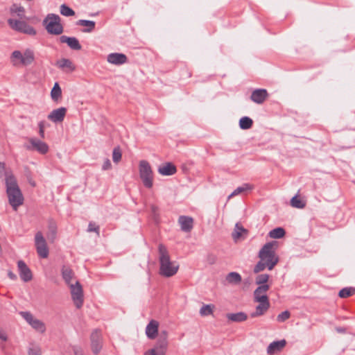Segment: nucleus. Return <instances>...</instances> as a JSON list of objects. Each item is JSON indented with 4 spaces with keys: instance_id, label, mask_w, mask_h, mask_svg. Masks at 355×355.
<instances>
[{
    "instance_id": "2f4dec72",
    "label": "nucleus",
    "mask_w": 355,
    "mask_h": 355,
    "mask_svg": "<svg viewBox=\"0 0 355 355\" xmlns=\"http://www.w3.org/2000/svg\"><path fill=\"white\" fill-rule=\"evenodd\" d=\"M253 188L252 185L245 183L243 184L242 186L237 187L230 195L228 196V199H230L231 198L237 196L239 194H241L245 191L252 190Z\"/></svg>"
},
{
    "instance_id": "7c9ffc66",
    "label": "nucleus",
    "mask_w": 355,
    "mask_h": 355,
    "mask_svg": "<svg viewBox=\"0 0 355 355\" xmlns=\"http://www.w3.org/2000/svg\"><path fill=\"white\" fill-rule=\"evenodd\" d=\"M10 12L12 16H17L19 19L25 18V8L21 6L12 4L10 8Z\"/></svg>"
},
{
    "instance_id": "a19ab883",
    "label": "nucleus",
    "mask_w": 355,
    "mask_h": 355,
    "mask_svg": "<svg viewBox=\"0 0 355 355\" xmlns=\"http://www.w3.org/2000/svg\"><path fill=\"white\" fill-rule=\"evenodd\" d=\"M269 275L268 274H261V275H259L257 277H256V279H255V283L257 284V285H267L266 283L268 281L269 279Z\"/></svg>"
},
{
    "instance_id": "4d7b16f0",
    "label": "nucleus",
    "mask_w": 355,
    "mask_h": 355,
    "mask_svg": "<svg viewBox=\"0 0 355 355\" xmlns=\"http://www.w3.org/2000/svg\"><path fill=\"white\" fill-rule=\"evenodd\" d=\"M336 330L338 332H340V333H343L345 331V329H343V328H337Z\"/></svg>"
},
{
    "instance_id": "de8ad7c7",
    "label": "nucleus",
    "mask_w": 355,
    "mask_h": 355,
    "mask_svg": "<svg viewBox=\"0 0 355 355\" xmlns=\"http://www.w3.org/2000/svg\"><path fill=\"white\" fill-rule=\"evenodd\" d=\"M236 229L238 230L239 231H237L236 233L233 234V236L235 239L241 236L242 232L246 231L245 229H244L242 226H239V225L238 223L236 224Z\"/></svg>"
},
{
    "instance_id": "8fccbe9b",
    "label": "nucleus",
    "mask_w": 355,
    "mask_h": 355,
    "mask_svg": "<svg viewBox=\"0 0 355 355\" xmlns=\"http://www.w3.org/2000/svg\"><path fill=\"white\" fill-rule=\"evenodd\" d=\"M112 168V164L109 159H105L102 166V169L103 171L109 170Z\"/></svg>"
},
{
    "instance_id": "e433bc0d",
    "label": "nucleus",
    "mask_w": 355,
    "mask_h": 355,
    "mask_svg": "<svg viewBox=\"0 0 355 355\" xmlns=\"http://www.w3.org/2000/svg\"><path fill=\"white\" fill-rule=\"evenodd\" d=\"M355 293V288L352 287H346L339 291L338 296L341 298H346L352 296Z\"/></svg>"
},
{
    "instance_id": "13d9d810",
    "label": "nucleus",
    "mask_w": 355,
    "mask_h": 355,
    "mask_svg": "<svg viewBox=\"0 0 355 355\" xmlns=\"http://www.w3.org/2000/svg\"><path fill=\"white\" fill-rule=\"evenodd\" d=\"M0 168L2 169H4L5 168V164L3 162H0Z\"/></svg>"
},
{
    "instance_id": "c756f323",
    "label": "nucleus",
    "mask_w": 355,
    "mask_h": 355,
    "mask_svg": "<svg viewBox=\"0 0 355 355\" xmlns=\"http://www.w3.org/2000/svg\"><path fill=\"white\" fill-rule=\"evenodd\" d=\"M168 348V340L158 338L154 347L152 348L159 353V355H165Z\"/></svg>"
},
{
    "instance_id": "7ed1b4c3",
    "label": "nucleus",
    "mask_w": 355,
    "mask_h": 355,
    "mask_svg": "<svg viewBox=\"0 0 355 355\" xmlns=\"http://www.w3.org/2000/svg\"><path fill=\"white\" fill-rule=\"evenodd\" d=\"M277 245V241L268 242L263 245L259 252L260 259L268 263L269 270H272L279 262V257L275 254V247Z\"/></svg>"
},
{
    "instance_id": "393cba45",
    "label": "nucleus",
    "mask_w": 355,
    "mask_h": 355,
    "mask_svg": "<svg viewBox=\"0 0 355 355\" xmlns=\"http://www.w3.org/2000/svg\"><path fill=\"white\" fill-rule=\"evenodd\" d=\"M76 25L85 27L82 31L83 32L92 33L95 29L96 22L91 20L80 19L76 21Z\"/></svg>"
},
{
    "instance_id": "6ab92c4d",
    "label": "nucleus",
    "mask_w": 355,
    "mask_h": 355,
    "mask_svg": "<svg viewBox=\"0 0 355 355\" xmlns=\"http://www.w3.org/2000/svg\"><path fill=\"white\" fill-rule=\"evenodd\" d=\"M107 62L116 64L121 65L125 64L128 61L127 56L123 53H112L107 55Z\"/></svg>"
},
{
    "instance_id": "58836bf2",
    "label": "nucleus",
    "mask_w": 355,
    "mask_h": 355,
    "mask_svg": "<svg viewBox=\"0 0 355 355\" xmlns=\"http://www.w3.org/2000/svg\"><path fill=\"white\" fill-rule=\"evenodd\" d=\"M214 308V306L211 305V304L203 305L200 309V315L207 316V315L212 314Z\"/></svg>"
},
{
    "instance_id": "09e8293b",
    "label": "nucleus",
    "mask_w": 355,
    "mask_h": 355,
    "mask_svg": "<svg viewBox=\"0 0 355 355\" xmlns=\"http://www.w3.org/2000/svg\"><path fill=\"white\" fill-rule=\"evenodd\" d=\"M28 354V355H41L40 349L37 347L29 348Z\"/></svg>"
},
{
    "instance_id": "dca6fc26",
    "label": "nucleus",
    "mask_w": 355,
    "mask_h": 355,
    "mask_svg": "<svg viewBox=\"0 0 355 355\" xmlns=\"http://www.w3.org/2000/svg\"><path fill=\"white\" fill-rule=\"evenodd\" d=\"M269 285L259 286L254 291V302H264L268 300L266 295L267 291L269 290Z\"/></svg>"
},
{
    "instance_id": "ea45409f",
    "label": "nucleus",
    "mask_w": 355,
    "mask_h": 355,
    "mask_svg": "<svg viewBox=\"0 0 355 355\" xmlns=\"http://www.w3.org/2000/svg\"><path fill=\"white\" fill-rule=\"evenodd\" d=\"M60 13L61 15L66 17H71L75 15L73 10L67 6L66 4H62L60 6Z\"/></svg>"
},
{
    "instance_id": "4be33fe9",
    "label": "nucleus",
    "mask_w": 355,
    "mask_h": 355,
    "mask_svg": "<svg viewBox=\"0 0 355 355\" xmlns=\"http://www.w3.org/2000/svg\"><path fill=\"white\" fill-rule=\"evenodd\" d=\"M181 230L185 232H190L193 228V220L191 217L180 216L178 219Z\"/></svg>"
},
{
    "instance_id": "3c124183",
    "label": "nucleus",
    "mask_w": 355,
    "mask_h": 355,
    "mask_svg": "<svg viewBox=\"0 0 355 355\" xmlns=\"http://www.w3.org/2000/svg\"><path fill=\"white\" fill-rule=\"evenodd\" d=\"M163 340H168V331H162L159 334V338Z\"/></svg>"
},
{
    "instance_id": "a878e982",
    "label": "nucleus",
    "mask_w": 355,
    "mask_h": 355,
    "mask_svg": "<svg viewBox=\"0 0 355 355\" xmlns=\"http://www.w3.org/2000/svg\"><path fill=\"white\" fill-rule=\"evenodd\" d=\"M226 318L232 322H241L248 319V315L244 312L230 313L226 315Z\"/></svg>"
},
{
    "instance_id": "39448f33",
    "label": "nucleus",
    "mask_w": 355,
    "mask_h": 355,
    "mask_svg": "<svg viewBox=\"0 0 355 355\" xmlns=\"http://www.w3.org/2000/svg\"><path fill=\"white\" fill-rule=\"evenodd\" d=\"M35 60V55L33 50L27 49L22 53L20 51H14L10 56L11 62L14 66L31 64Z\"/></svg>"
},
{
    "instance_id": "aec40b11",
    "label": "nucleus",
    "mask_w": 355,
    "mask_h": 355,
    "mask_svg": "<svg viewBox=\"0 0 355 355\" xmlns=\"http://www.w3.org/2000/svg\"><path fill=\"white\" fill-rule=\"evenodd\" d=\"M58 234V226L55 220L53 219H49L48 220V232L46 234V236L48 240L51 243H53L56 238Z\"/></svg>"
},
{
    "instance_id": "9b49d317",
    "label": "nucleus",
    "mask_w": 355,
    "mask_h": 355,
    "mask_svg": "<svg viewBox=\"0 0 355 355\" xmlns=\"http://www.w3.org/2000/svg\"><path fill=\"white\" fill-rule=\"evenodd\" d=\"M30 144L26 146V148L28 150H36L42 155H44L49 151V146L44 141L31 137L28 139Z\"/></svg>"
},
{
    "instance_id": "6e6552de",
    "label": "nucleus",
    "mask_w": 355,
    "mask_h": 355,
    "mask_svg": "<svg viewBox=\"0 0 355 355\" xmlns=\"http://www.w3.org/2000/svg\"><path fill=\"white\" fill-rule=\"evenodd\" d=\"M35 245L38 254L41 258L45 259L49 256V248L46 241L41 232H37L35 235Z\"/></svg>"
},
{
    "instance_id": "f8f14e48",
    "label": "nucleus",
    "mask_w": 355,
    "mask_h": 355,
    "mask_svg": "<svg viewBox=\"0 0 355 355\" xmlns=\"http://www.w3.org/2000/svg\"><path fill=\"white\" fill-rule=\"evenodd\" d=\"M91 347L94 354H98L102 349V335L98 329H95L91 334Z\"/></svg>"
},
{
    "instance_id": "5701e85b",
    "label": "nucleus",
    "mask_w": 355,
    "mask_h": 355,
    "mask_svg": "<svg viewBox=\"0 0 355 355\" xmlns=\"http://www.w3.org/2000/svg\"><path fill=\"white\" fill-rule=\"evenodd\" d=\"M177 171L175 166L171 162H167L158 168V172L162 175L169 176L175 174Z\"/></svg>"
},
{
    "instance_id": "1a4fd4ad",
    "label": "nucleus",
    "mask_w": 355,
    "mask_h": 355,
    "mask_svg": "<svg viewBox=\"0 0 355 355\" xmlns=\"http://www.w3.org/2000/svg\"><path fill=\"white\" fill-rule=\"evenodd\" d=\"M19 315L35 330L44 333L46 330L44 323L35 318L29 311H21Z\"/></svg>"
},
{
    "instance_id": "4468645a",
    "label": "nucleus",
    "mask_w": 355,
    "mask_h": 355,
    "mask_svg": "<svg viewBox=\"0 0 355 355\" xmlns=\"http://www.w3.org/2000/svg\"><path fill=\"white\" fill-rule=\"evenodd\" d=\"M67 113L64 107L53 110L47 116L48 119L53 123L62 122Z\"/></svg>"
},
{
    "instance_id": "0eeeda50",
    "label": "nucleus",
    "mask_w": 355,
    "mask_h": 355,
    "mask_svg": "<svg viewBox=\"0 0 355 355\" xmlns=\"http://www.w3.org/2000/svg\"><path fill=\"white\" fill-rule=\"evenodd\" d=\"M7 21L9 26L15 31L31 36L36 35L35 29L25 21L10 18Z\"/></svg>"
},
{
    "instance_id": "f704fd0d",
    "label": "nucleus",
    "mask_w": 355,
    "mask_h": 355,
    "mask_svg": "<svg viewBox=\"0 0 355 355\" xmlns=\"http://www.w3.org/2000/svg\"><path fill=\"white\" fill-rule=\"evenodd\" d=\"M286 232L282 227H276L269 232V236L272 239H281L284 236Z\"/></svg>"
},
{
    "instance_id": "72a5a7b5",
    "label": "nucleus",
    "mask_w": 355,
    "mask_h": 355,
    "mask_svg": "<svg viewBox=\"0 0 355 355\" xmlns=\"http://www.w3.org/2000/svg\"><path fill=\"white\" fill-rule=\"evenodd\" d=\"M253 125V121L248 116H243L239 120V127L242 130L250 129Z\"/></svg>"
},
{
    "instance_id": "37998d69",
    "label": "nucleus",
    "mask_w": 355,
    "mask_h": 355,
    "mask_svg": "<svg viewBox=\"0 0 355 355\" xmlns=\"http://www.w3.org/2000/svg\"><path fill=\"white\" fill-rule=\"evenodd\" d=\"M266 268H268V263L264 261H259L254 268V272L258 273L263 271Z\"/></svg>"
},
{
    "instance_id": "cd10ccee",
    "label": "nucleus",
    "mask_w": 355,
    "mask_h": 355,
    "mask_svg": "<svg viewBox=\"0 0 355 355\" xmlns=\"http://www.w3.org/2000/svg\"><path fill=\"white\" fill-rule=\"evenodd\" d=\"M62 277L64 280L65 283L69 286L71 284V279L74 277V272L71 268L69 266H63L61 270Z\"/></svg>"
},
{
    "instance_id": "473e14b6",
    "label": "nucleus",
    "mask_w": 355,
    "mask_h": 355,
    "mask_svg": "<svg viewBox=\"0 0 355 355\" xmlns=\"http://www.w3.org/2000/svg\"><path fill=\"white\" fill-rule=\"evenodd\" d=\"M226 280L230 284H239L241 283L242 278L238 272H231L227 275Z\"/></svg>"
},
{
    "instance_id": "6e6d98bb",
    "label": "nucleus",
    "mask_w": 355,
    "mask_h": 355,
    "mask_svg": "<svg viewBox=\"0 0 355 355\" xmlns=\"http://www.w3.org/2000/svg\"><path fill=\"white\" fill-rule=\"evenodd\" d=\"M150 209H151L152 212H153L154 214H156V212H157V210H158V208H157L155 205H151V206H150Z\"/></svg>"
},
{
    "instance_id": "49530a36",
    "label": "nucleus",
    "mask_w": 355,
    "mask_h": 355,
    "mask_svg": "<svg viewBox=\"0 0 355 355\" xmlns=\"http://www.w3.org/2000/svg\"><path fill=\"white\" fill-rule=\"evenodd\" d=\"M45 121H41L38 123L39 135L42 139L44 138Z\"/></svg>"
},
{
    "instance_id": "c9c22d12",
    "label": "nucleus",
    "mask_w": 355,
    "mask_h": 355,
    "mask_svg": "<svg viewBox=\"0 0 355 355\" xmlns=\"http://www.w3.org/2000/svg\"><path fill=\"white\" fill-rule=\"evenodd\" d=\"M62 95V90L59 84L55 83L51 92V98L54 101H57Z\"/></svg>"
},
{
    "instance_id": "a211bd4d",
    "label": "nucleus",
    "mask_w": 355,
    "mask_h": 355,
    "mask_svg": "<svg viewBox=\"0 0 355 355\" xmlns=\"http://www.w3.org/2000/svg\"><path fill=\"white\" fill-rule=\"evenodd\" d=\"M159 322L151 320L146 327V334L149 339H155L158 335Z\"/></svg>"
},
{
    "instance_id": "a18cd8bd",
    "label": "nucleus",
    "mask_w": 355,
    "mask_h": 355,
    "mask_svg": "<svg viewBox=\"0 0 355 355\" xmlns=\"http://www.w3.org/2000/svg\"><path fill=\"white\" fill-rule=\"evenodd\" d=\"M87 232H94L96 233L97 236L100 235V227L98 225H96L94 223L90 222L88 225Z\"/></svg>"
},
{
    "instance_id": "f3484780",
    "label": "nucleus",
    "mask_w": 355,
    "mask_h": 355,
    "mask_svg": "<svg viewBox=\"0 0 355 355\" xmlns=\"http://www.w3.org/2000/svg\"><path fill=\"white\" fill-rule=\"evenodd\" d=\"M268 94L265 89H254L250 96V99L255 103L261 104L268 98Z\"/></svg>"
},
{
    "instance_id": "5fc2aeb1",
    "label": "nucleus",
    "mask_w": 355,
    "mask_h": 355,
    "mask_svg": "<svg viewBox=\"0 0 355 355\" xmlns=\"http://www.w3.org/2000/svg\"><path fill=\"white\" fill-rule=\"evenodd\" d=\"M0 339L6 341L8 339L6 334L3 331L0 329Z\"/></svg>"
},
{
    "instance_id": "b1692460",
    "label": "nucleus",
    "mask_w": 355,
    "mask_h": 355,
    "mask_svg": "<svg viewBox=\"0 0 355 355\" xmlns=\"http://www.w3.org/2000/svg\"><path fill=\"white\" fill-rule=\"evenodd\" d=\"M259 304L256 307V311L251 313L252 318H255L258 316H261L264 314V313L269 309L270 302L269 300L258 302Z\"/></svg>"
},
{
    "instance_id": "864d4df0",
    "label": "nucleus",
    "mask_w": 355,
    "mask_h": 355,
    "mask_svg": "<svg viewBox=\"0 0 355 355\" xmlns=\"http://www.w3.org/2000/svg\"><path fill=\"white\" fill-rule=\"evenodd\" d=\"M8 276L10 279L14 280V281L17 280V275L14 272H12L11 270L8 272Z\"/></svg>"
},
{
    "instance_id": "79ce46f5",
    "label": "nucleus",
    "mask_w": 355,
    "mask_h": 355,
    "mask_svg": "<svg viewBox=\"0 0 355 355\" xmlns=\"http://www.w3.org/2000/svg\"><path fill=\"white\" fill-rule=\"evenodd\" d=\"M121 151L119 146L115 147L112 152V159L114 163H118L121 159Z\"/></svg>"
},
{
    "instance_id": "423d86ee",
    "label": "nucleus",
    "mask_w": 355,
    "mask_h": 355,
    "mask_svg": "<svg viewBox=\"0 0 355 355\" xmlns=\"http://www.w3.org/2000/svg\"><path fill=\"white\" fill-rule=\"evenodd\" d=\"M139 172L144 185L150 189L153 185V173L148 162L146 160L139 162Z\"/></svg>"
},
{
    "instance_id": "603ef678",
    "label": "nucleus",
    "mask_w": 355,
    "mask_h": 355,
    "mask_svg": "<svg viewBox=\"0 0 355 355\" xmlns=\"http://www.w3.org/2000/svg\"><path fill=\"white\" fill-rule=\"evenodd\" d=\"M144 355H159V353L155 349H150L146 351Z\"/></svg>"
},
{
    "instance_id": "bb28decb",
    "label": "nucleus",
    "mask_w": 355,
    "mask_h": 355,
    "mask_svg": "<svg viewBox=\"0 0 355 355\" xmlns=\"http://www.w3.org/2000/svg\"><path fill=\"white\" fill-rule=\"evenodd\" d=\"M56 66L62 70L68 69L69 71H73L76 69L73 62L67 58H62L58 60L56 62Z\"/></svg>"
},
{
    "instance_id": "f257e3e1",
    "label": "nucleus",
    "mask_w": 355,
    "mask_h": 355,
    "mask_svg": "<svg viewBox=\"0 0 355 355\" xmlns=\"http://www.w3.org/2000/svg\"><path fill=\"white\" fill-rule=\"evenodd\" d=\"M5 183L9 204L15 211L24 202L23 194L15 176L8 171L5 172Z\"/></svg>"
},
{
    "instance_id": "20e7f679",
    "label": "nucleus",
    "mask_w": 355,
    "mask_h": 355,
    "mask_svg": "<svg viewBox=\"0 0 355 355\" xmlns=\"http://www.w3.org/2000/svg\"><path fill=\"white\" fill-rule=\"evenodd\" d=\"M43 25L46 31L51 35H58L63 33V26L60 23L59 15L53 13L48 14L43 20Z\"/></svg>"
},
{
    "instance_id": "f03ea898",
    "label": "nucleus",
    "mask_w": 355,
    "mask_h": 355,
    "mask_svg": "<svg viewBox=\"0 0 355 355\" xmlns=\"http://www.w3.org/2000/svg\"><path fill=\"white\" fill-rule=\"evenodd\" d=\"M158 252L160 275L166 277H170L175 275L178 270L179 266L171 261L166 246L163 244H159L158 246Z\"/></svg>"
},
{
    "instance_id": "ddd939ff",
    "label": "nucleus",
    "mask_w": 355,
    "mask_h": 355,
    "mask_svg": "<svg viewBox=\"0 0 355 355\" xmlns=\"http://www.w3.org/2000/svg\"><path fill=\"white\" fill-rule=\"evenodd\" d=\"M17 268L22 281L28 282L33 279L32 272L24 261L19 260L17 261Z\"/></svg>"
},
{
    "instance_id": "9d476101",
    "label": "nucleus",
    "mask_w": 355,
    "mask_h": 355,
    "mask_svg": "<svg viewBox=\"0 0 355 355\" xmlns=\"http://www.w3.org/2000/svg\"><path fill=\"white\" fill-rule=\"evenodd\" d=\"M71 288V294L72 300L75 304V306L80 309L83 304V291L82 286L78 282H76L75 284L69 285Z\"/></svg>"
},
{
    "instance_id": "2eb2a0df",
    "label": "nucleus",
    "mask_w": 355,
    "mask_h": 355,
    "mask_svg": "<svg viewBox=\"0 0 355 355\" xmlns=\"http://www.w3.org/2000/svg\"><path fill=\"white\" fill-rule=\"evenodd\" d=\"M286 343L287 342L285 339L272 342L267 347V354L274 355L282 352L286 347Z\"/></svg>"
},
{
    "instance_id": "412c9836",
    "label": "nucleus",
    "mask_w": 355,
    "mask_h": 355,
    "mask_svg": "<svg viewBox=\"0 0 355 355\" xmlns=\"http://www.w3.org/2000/svg\"><path fill=\"white\" fill-rule=\"evenodd\" d=\"M60 41L62 43H67V45L73 50L78 51L82 48L78 40L74 37L62 35L60 37Z\"/></svg>"
},
{
    "instance_id": "c03bdc74",
    "label": "nucleus",
    "mask_w": 355,
    "mask_h": 355,
    "mask_svg": "<svg viewBox=\"0 0 355 355\" xmlns=\"http://www.w3.org/2000/svg\"><path fill=\"white\" fill-rule=\"evenodd\" d=\"M291 316L288 311H284L277 315V320L278 322H282L288 320Z\"/></svg>"
},
{
    "instance_id": "4c0bfd02",
    "label": "nucleus",
    "mask_w": 355,
    "mask_h": 355,
    "mask_svg": "<svg viewBox=\"0 0 355 355\" xmlns=\"http://www.w3.org/2000/svg\"><path fill=\"white\" fill-rule=\"evenodd\" d=\"M291 205L297 209H302L306 206V204L304 202L300 200L296 195L291 198Z\"/></svg>"
},
{
    "instance_id": "c85d7f7f",
    "label": "nucleus",
    "mask_w": 355,
    "mask_h": 355,
    "mask_svg": "<svg viewBox=\"0 0 355 355\" xmlns=\"http://www.w3.org/2000/svg\"><path fill=\"white\" fill-rule=\"evenodd\" d=\"M168 348V340L158 338L154 347L152 348L159 353V355H165Z\"/></svg>"
}]
</instances>
